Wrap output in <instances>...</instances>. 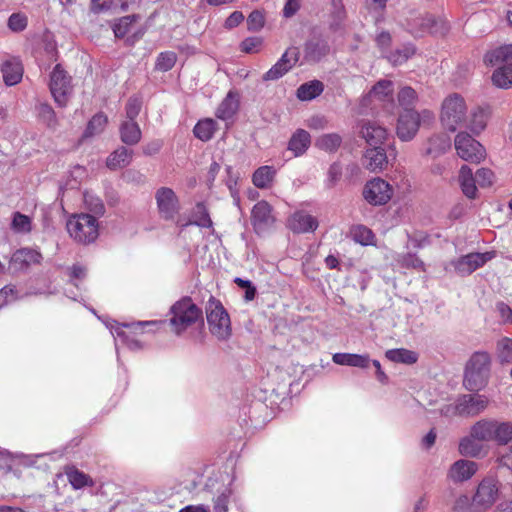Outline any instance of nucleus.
<instances>
[{"instance_id":"1","label":"nucleus","mask_w":512,"mask_h":512,"mask_svg":"<svg viewBox=\"0 0 512 512\" xmlns=\"http://www.w3.org/2000/svg\"><path fill=\"white\" fill-rule=\"evenodd\" d=\"M440 121L442 126L450 132L465 128L478 134L486 127L487 114L480 107L468 111L465 99L460 94L453 93L442 102Z\"/></svg>"},{"instance_id":"2","label":"nucleus","mask_w":512,"mask_h":512,"mask_svg":"<svg viewBox=\"0 0 512 512\" xmlns=\"http://www.w3.org/2000/svg\"><path fill=\"white\" fill-rule=\"evenodd\" d=\"M473 435L482 442L498 446L512 443V421L492 417L481 418L474 423Z\"/></svg>"},{"instance_id":"3","label":"nucleus","mask_w":512,"mask_h":512,"mask_svg":"<svg viewBox=\"0 0 512 512\" xmlns=\"http://www.w3.org/2000/svg\"><path fill=\"white\" fill-rule=\"evenodd\" d=\"M169 314V324L176 335H181L196 322L203 320L202 310L189 297L175 302Z\"/></svg>"},{"instance_id":"4","label":"nucleus","mask_w":512,"mask_h":512,"mask_svg":"<svg viewBox=\"0 0 512 512\" xmlns=\"http://www.w3.org/2000/svg\"><path fill=\"white\" fill-rule=\"evenodd\" d=\"M434 119V113L428 109L421 111L405 109L399 114L396 134L401 141H411L416 136L421 124H430Z\"/></svg>"},{"instance_id":"5","label":"nucleus","mask_w":512,"mask_h":512,"mask_svg":"<svg viewBox=\"0 0 512 512\" xmlns=\"http://www.w3.org/2000/svg\"><path fill=\"white\" fill-rule=\"evenodd\" d=\"M67 231L76 242L90 244L99 236L98 220L90 214H75L66 224Z\"/></svg>"},{"instance_id":"6","label":"nucleus","mask_w":512,"mask_h":512,"mask_svg":"<svg viewBox=\"0 0 512 512\" xmlns=\"http://www.w3.org/2000/svg\"><path fill=\"white\" fill-rule=\"evenodd\" d=\"M491 358L487 352L474 353L467 363L464 383L473 391L485 386L490 371Z\"/></svg>"},{"instance_id":"7","label":"nucleus","mask_w":512,"mask_h":512,"mask_svg":"<svg viewBox=\"0 0 512 512\" xmlns=\"http://www.w3.org/2000/svg\"><path fill=\"white\" fill-rule=\"evenodd\" d=\"M206 317L209 331L218 340L230 338L232 329L230 317L223 305L211 298L206 305Z\"/></svg>"},{"instance_id":"8","label":"nucleus","mask_w":512,"mask_h":512,"mask_svg":"<svg viewBox=\"0 0 512 512\" xmlns=\"http://www.w3.org/2000/svg\"><path fill=\"white\" fill-rule=\"evenodd\" d=\"M500 482L494 476L484 477L476 486L472 496L474 512H486L491 509L500 496Z\"/></svg>"},{"instance_id":"9","label":"nucleus","mask_w":512,"mask_h":512,"mask_svg":"<svg viewBox=\"0 0 512 512\" xmlns=\"http://www.w3.org/2000/svg\"><path fill=\"white\" fill-rule=\"evenodd\" d=\"M49 87L56 104L65 107L72 93V85L71 77L60 65H56L51 72Z\"/></svg>"},{"instance_id":"10","label":"nucleus","mask_w":512,"mask_h":512,"mask_svg":"<svg viewBox=\"0 0 512 512\" xmlns=\"http://www.w3.org/2000/svg\"><path fill=\"white\" fill-rule=\"evenodd\" d=\"M458 156L468 162L479 163L485 157V149L471 135L460 132L454 141Z\"/></svg>"},{"instance_id":"11","label":"nucleus","mask_w":512,"mask_h":512,"mask_svg":"<svg viewBox=\"0 0 512 512\" xmlns=\"http://www.w3.org/2000/svg\"><path fill=\"white\" fill-rule=\"evenodd\" d=\"M157 210L164 220H174L181 205L176 193L169 187H161L155 192Z\"/></svg>"},{"instance_id":"12","label":"nucleus","mask_w":512,"mask_h":512,"mask_svg":"<svg viewBox=\"0 0 512 512\" xmlns=\"http://www.w3.org/2000/svg\"><path fill=\"white\" fill-rule=\"evenodd\" d=\"M393 187L381 178L368 181L363 190L365 200L372 205H384L393 196Z\"/></svg>"},{"instance_id":"13","label":"nucleus","mask_w":512,"mask_h":512,"mask_svg":"<svg viewBox=\"0 0 512 512\" xmlns=\"http://www.w3.org/2000/svg\"><path fill=\"white\" fill-rule=\"evenodd\" d=\"M493 257V252L469 253L452 261L450 264L454 267L458 274L464 276L470 275L478 268L484 266Z\"/></svg>"},{"instance_id":"14","label":"nucleus","mask_w":512,"mask_h":512,"mask_svg":"<svg viewBox=\"0 0 512 512\" xmlns=\"http://www.w3.org/2000/svg\"><path fill=\"white\" fill-rule=\"evenodd\" d=\"M461 417H476L483 413L490 404L487 396L482 394H463L458 397Z\"/></svg>"},{"instance_id":"15","label":"nucleus","mask_w":512,"mask_h":512,"mask_svg":"<svg viewBox=\"0 0 512 512\" xmlns=\"http://www.w3.org/2000/svg\"><path fill=\"white\" fill-rule=\"evenodd\" d=\"M158 324L157 321H144V322H137L133 323L131 325L123 324V325H115L111 326V333L116 338L122 341L129 349L131 350H138L142 346L140 342L133 337L130 336V333H137L138 330H141L143 326L147 325H156Z\"/></svg>"},{"instance_id":"16","label":"nucleus","mask_w":512,"mask_h":512,"mask_svg":"<svg viewBox=\"0 0 512 512\" xmlns=\"http://www.w3.org/2000/svg\"><path fill=\"white\" fill-rule=\"evenodd\" d=\"M298 52L290 48L284 52L281 58L263 75L264 81L278 80L284 76L298 61Z\"/></svg>"},{"instance_id":"17","label":"nucleus","mask_w":512,"mask_h":512,"mask_svg":"<svg viewBox=\"0 0 512 512\" xmlns=\"http://www.w3.org/2000/svg\"><path fill=\"white\" fill-rule=\"evenodd\" d=\"M478 471V464L474 461L460 459L454 462L447 473L453 483H462L471 479Z\"/></svg>"},{"instance_id":"18","label":"nucleus","mask_w":512,"mask_h":512,"mask_svg":"<svg viewBox=\"0 0 512 512\" xmlns=\"http://www.w3.org/2000/svg\"><path fill=\"white\" fill-rule=\"evenodd\" d=\"M252 223L257 233H262L273 225L272 207L266 201H260L253 207Z\"/></svg>"},{"instance_id":"19","label":"nucleus","mask_w":512,"mask_h":512,"mask_svg":"<svg viewBox=\"0 0 512 512\" xmlns=\"http://www.w3.org/2000/svg\"><path fill=\"white\" fill-rule=\"evenodd\" d=\"M42 259V254L38 250L32 248H21L12 254L10 265L15 270H24L31 265L40 264Z\"/></svg>"},{"instance_id":"20","label":"nucleus","mask_w":512,"mask_h":512,"mask_svg":"<svg viewBox=\"0 0 512 512\" xmlns=\"http://www.w3.org/2000/svg\"><path fill=\"white\" fill-rule=\"evenodd\" d=\"M360 134L372 147L380 146L387 138V130L373 121H363Z\"/></svg>"},{"instance_id":"21","label":"nucleus","mask_w":512,"mask_h":512,"mask_svg":"<svg viewBox=\"0 0 512 512\" xmlns=\"http://www.w3.org/2000/svg\"><path fill=\"white\" fill-rule=\"evenodd\" d=\"M288 227L294 233H308L317 229L318 221L304 211H297L288 219Z\"/></svg>"},{"instance_id":"22","label":"nucleus","mask_w":512,"mask_h":512,"mask_svg":"<svg viewBox=\"0 0 512 512\" xmlns=\"http://www.w3.org/2000/svg\"><path fill=\"white\" fill-rule=\"evenodd\" d=\"M1 71L3 74V80L8 86L16 85L22 80L23 66L17 58L6 60L2 64Z\"/></svg>"},{"instance_id":"23","label":"nucleus","mask_w":512,"mask_h":512,"mask_svg":"<svg viewBox=\"0 0 512 512\" xmlns=\"http://www.w3.org/2000/svg\"><path fill=\"white\" fill-rule=\"evenodd\" d=\"M484 63L490 66L512 60V44H503L489 49L484 55Z\"/></svg>"},{"instance_id":"24","label":"nucleus","mask_w":512,"mask_h":512,"mask_svg":"<svg viewBox=\"0 0 512 512\" xmlns=\"http://www.w3.org/2000/svg\"><path fill=\"white\" fill-rule=\"evenodd\" d=\"M459 185L463 194L469 198L474 199L477 196L476 176H473L472 169L467 165H463L459 170L458 176Z\"/></svg>"},{"instance_id":"25","label":"nucleus","mask_w":512,"mask_h":512,"mask_svg":"<svg viewBox=\"0 0 512 512\" xmlns=\"http://www.w3.org/2000/svg\"><path fill=\"white\" fill-rule=\"evenodd\" d=\"M474 424L470 427L469 434L459 442V453L466 457H479L482 453V442L473 435Z\"/></svg>"},{"instance_id":"26","label":"nucleus","mask_w":512,"mask_h":512,"mask_svg":"<svg viewBox=\"0 0 512 512\" xmlns=\"http://www.w3.org/2000/svg\"><path fill=\"white\" fill-rule=\"evenodd\" d=\"M365 166L370 171H378L385 168L387 165V155L384 149L380 146H374L367 149L364 155Z\"/></svg>"},{"instance_id":"27","label":"nucleus","mask_w":512,"mask_h":512,"mask_svg":"<svg viewBox=\"0 0 512 512\" xmlns=\"http://www.w3.org/2000/svg\"><path fill=\"white\" fill-rule=\"evenodd\" d=\"M238 106L239 103L236 94L230 91L217 107L215 115L218 119L223 121L231 120L236 114Z\"/></svg>"},{"instance_id":"28","label":"nucleus","mask_w":512,"mask_h":512,"mask_svg":"<svg viewBox=\"0 0 512 512\" xmlns=\"http://www.w3.org/2000/svg\"><path fill=\"white\" fill-rule=\"evenodd\" d=\"M394 85L391 80H379L370 90L368 96L380 102H393Z\"/></svg>"},{"instance_id":"29","label":"nucleus","mask_w":512,"mask_h":512,"mask_svg":"<svg viewBox=\"0 0 512 512\" xmlns=\"http://www.w3.org/2000/svg\"><path fill=\"white\" fill-rule=\"evenodd\" d=\"M132 157L133 151L122 146L108 156L106 165L111 170L122 169L130 164Z\"/></svg>"},{"instance_id":"30","label":"nucleus","mask_w":512,"mask_h":512,"mask_svg":"<svg viewBox=\"0 0 512 512\" xmlns=\"http://www.w3.org/2000/svg\"><path fill=\"white\" fill-rule=\"evenodd\" d=\"M311 143L310 134L303 130L298 129L291 137L288 143V149L295 157H298L306 152Z\"/></svg>"},{"instance_id":"31","label":"nucleus","mask_w":512,"mask_h":512,"mask_svg":"<svg viewBox=\"0 0 512 512\" xmlns=\"http://www.w3.org/2000/svg\"><path fill=\"white\" fill-rule=\"evenodd\" d=\"M335 364L347 365L352 367L366 368L369 365L370 359L367 355L350 354V353H335L332 357Z\"/></svg>"},{"instance_id":"32","label":"nucleus","mask_w":512,"mask_h":512,"mask_svg":"<svg viewBox=\"0 0 512 512\" xmlns=\"http://www.w3.org/2000/svg\"><path fill=\"white\" fill-rule=\"evenodd\" d=\"M140 19L138 15H130L120 18L113 26L116 37H124L130 33L140 36L141 31L134 30L136 22Z\"/></svg>"},{"instance_id":"33","label":"nucleus","mask_w":512,"mask_h":512,"mask_svg":"<svg viewBox=\"0 0 512 512\" xmlns=\"http://www.w3.org/2000/svg\"><path fill=\"white\" fill-rule=\"evenodd\" d=\"M141 130L135 121L126 120L120 126V137L123 143L135 145L141 139Z\"/></svg>"},{"instance_id":"34","label":"nucleus","mask_w":512,"mask_h":512,"mask_svg":"<svg viewBox=\"0 0 512 512\" xmlns=\"http://www.w3.org/2000/svg\"><path fill=\"white\" fill-rule=\"evenodd\" d=\"M276 170L272 166L259 167L252 176L253 184L260 189H267L272 186Z\"/></svg>"},{"instance_id":"35","label":"nucleus","mask_w":512,"mask_h":512,"mask_svg":"<svg viewBox=\"0 0 512 512\" xmlns=\"http://www.w3.org/2000/svg\"><path fill=\"white\" fill-rule=\"evenodd\" d=\"M218 129L217 122L212 118L199 120L195 125L193 132L196 138L201 141H209Z\"/></svg>"},{"instance_id":"36","label":"nucleus","mask_w":512,"mask_h":512,"mask_svg":"<svg viewBox=\"0 0 512 512\" xmlns=\"http://www.w3.org/2000/svg\"><path fill=\"white\" fill-rule=\"evenodd\" d=\"M492 83L501 89L512 88V62L497 68L491 77Z\"/></svg>"},{"instance_id":"37","label":"nucleus","mask_w":512,"mask_h":512,"mask_svg":"<svg viewBox=\"0 0 512 512\" xmlns=\"http://www.w3.org/2000/svg\"><path fill=\"white\" fill-rule=\"evenodd\" d=\"M385 356L388 360L392 362L407 365L414 364L418 360V354L416 352L405 348L387 350Z\"/></svg>"},{"instance_id":"38","label":"nucleus","mask_w":512,"mask_h":512,"mask_svg":"<svg viewBox=\"0 0 512 512\" xmlns=\"http://www.w3.org/2000/svg\"><path fill=\"white\" fill-rule=\"evenodd\" d=\"M323 91V84L318 80L302 84L297 89V97L302 101L312 100Z\"/></svg>"},{"instance_id":"39","label":"nucleus","mask_w":512,"mask_h":512,"mask_svg":"<svg viewBox=\"0 0 512 512\" xmlns=\"http://www.w3.org/2000/svg\"><path fill=\"white\" fill-rule=\"evenodd\" d=\"M342 143V137L337 133H328L319 136L315 146L326 152H335Z\"/></svg>"},{"instance_id":"40","label":"nucleus","mask_w":512,"mask_h":512,"mask_svg":"<svg viewBox=\"0 0 512 512\" xmlns=\"http://www.w3.org/2000/svg\"><path fill=\"white\" fill-rule=\"evenodd\" d=\"M351 236L356 243L363 246L375 245V235L364 225H356L351 229Z\"/></svg>"},{"instance_id":"41","label":"nucleus","mask_w":512,"mask_h":512,"mask_svg":"<svg viewBox=\"0 0 512 512\" xmlns=\"http://www.w3.org/2000/svg\"><path fill=\"white\" fill-rule=\"evenodd\" d=\"M328 50V45L322 40H310L305 44V55L313 61L325 56Z\"/></svg>"},{"instance_id":"42","label":"nucleus","mask_w":512,"mask_h":512,"mask_svg":"<svg viewBox=\"0 0 512 512\" xmlns=\"http://www.w3.org/2000/svg\"><path fill=\"white\" fill-rule=\"evenodd\" d=\"M430 147L426 153L429 155L439 156L445 153L451 146L450 139L445 135H436L429 139Z\"/></svg>"},{"instance_id":"43","label":"nucleus","mask_w":512,"mask_h":512,"mask_svg":"<svg viewBox=\"0 0 512 512\" xmlns=\"http://www.w3.org/2000/svg\"><path fill=\"white\" fill-rule=\"evenodd\" d=\"M417 98L416 91L409 86L402 87L397 95L398 103L403 107V110L413 109L412 107L415 105Z\"/></svg>"},{"instance_id":"44","label":"nucleus","mask_w":512,"mask_h":512,"mask_svg":"<svg viewBox=\"0 0 512 512\" xmlns=\"http://www.w3.org/2000/svg\"><path fill=\"white\" fill-rule=\"evenodd\" d=\"M11 228L16 233L27 234L32 230L31 218L20 212H15L12 217Z\"/></svg>"},{"instance_id":"45","label":"nucleus","mask_w":512,"mask_h":512,"mask_svg":"<svg viewBox=\"0 0 512 512\" xmlns=\"http://www.w3.org/2000/svg\"><path fill=\"white\" fill-rule=\"evenodd\" d=\"M107 122H108V119L104 114H101V113L96 114L89 121L84 135L86 137H92V136L100 134L101 132L104 131V129L107 125Z\"/></svg>"},{"instance_id":"46","label":"nucleus","mask_w":512,"mask_h":512,"mask_svg":"<svg viewBox=\"0 0 512 512\" xmlns=\"http://www.w3.org/2000/svg\"><path fill=\"white\" fill-rule=\"evenodd\" d=\"M177 61V55L173 51L161 52L155 63V69L161 72L171 70Z\"/></svg>"},{"instance_id":"47","label":"nucleus","mask_w":512,"mask_h":512,"mask_svg":"<svg viewBox=\"0 0 512 512\" xmlns=\"http://www.w3.org/2000/svg\"><path fill=\"white\" fill-rule=\"evenodd\" d=\"M415 54V47L411 44L403 46L392 52L387 58L393 65H401Z\"/></svg>"},{"instance_id":"48","label":"nucleus","mask_w":512,"mask_h":512,"mask_svg":"<svg viewBox=\"0 0 512 512\" xmlns=\"http://www.w3.org/2000/svg\"><path fill=\"white\" fill-rule=\"evenodd\" d=\"M38 114L40 119L50 128L56 129L58 120L53 108L48 104H40L38 106Z\"/></svg>"},{"instance_id":"49","label":"nucleus","mask_w":512,"mask_h":512,"mask_svg":"<svg viewBox=\"0 0 512 512\" xmlns=\"http://www.w3.org/2000/svg\"><path fill=\"white\" fill-rule=\"evenodd\" d=\"M398 262L405 268L414 269L419 272L425 271L424 262L415 254L406 253L399 257Z\"/></svg>"},{"instance_id":"50","label":"nucleus","mask_w":512,"mask_h":512,"mask_svg":"<svg viewBox=\"0 0 512 512\" xmlns=\"http://www.w3.org/2000/svg\"><path fill=\"white\" fill-rule=\"evenodd\" d=\"M498 358L502 363H512V339L503 338L497 343Z\"/></svg>"},{"instance_id":"51","label":"nucleus","mask_w":512,"mask_h":512,"mask_svg":"<svg viewBox=\"0 0 512 512\" xmlns=\"http://www.w3.org/2000/svg\"><path fill=\"white\" fill-rule=\"evenodd\" d=\"M67 478L70 484L75 489H80L87 485H92V481L90 478L84 474L83 472H80L77 469H71L67 472Z\"/></svg>"},{"instance_id":"52","label":"nucleus","mask_w":512,"mask_h":512,"mask_svg":"<svg viewBox=\"0 0 512 512\" xmlns=\"http://www.w3.org/2000/svg\"><path fill=\"white\" fill-rule=\"evenodd\" d=\"M83 199L86 208L91 212L98 215H102L104 213V204L98 196L89 192H85Z\"/></svg>"},{"instance_id":"53","label":"nucleus","mask_w":512,"mask_h":512,"mask_svg":"<svg viewBox=\"0 0 512 512\" xmlns=\"http://www.w3.org/2000/svg\"><path fill=\"white\" fill-rule=\"evenodd\" d=\"M265 18L262 12L255 10L247 18V27L250 31H259L264 27Z\"/></svg>"},{"instance_id":"54","label":"nucleus","mask_w":512,"mask_h":512,"mask_svg":"<svg viewBox=\"0 0 512 512\" xmlns=\"http://www.w3.org/2000/svg\"><path fill=\"white\" fill-rule=\"evenodd\" d=\"M451 512H474L472 509V498L467 495L458 496L451 508Z\"/></svg>"},{"instance_id":"55","label":"nucleus","mask_w":512,"mask_h":512,"mask_svg":"<svg viewBox=\"0 0 512 512\" xmlns=\"http://www.w3.org/2000/svg\"><path fill=\"white\" fill-rule=\"evenodd\" d=\"M27 26V17L21 13H13L8 19V27L15 32L22 31Z\"/></svg>"},{"instance_id":"56","label":"nucleus","mask_w":512,"mask_h":512,"mask_svg":"<svg viewBox=\"0 0 512 512\" xmlns=\"http://www.w3.org/2000/svg\"><path fill=\"white\" fill-rule=\"evenodd\" d=\"M475 176L477 183L481 187H489L494 183L495 180L494 173L488 168L478 169Z\"/></svg>"},{"instance_id":"57","label":"nucleus","mask_w":512,"mask_h":512,"mask_svg":"<svg viewBox=\"0 0 512 512\" xmlns=\"http://www.w3.org/2000/svg\"><path fill=\"white\" fill-rule=\"evenodd\" d=\"M263 39L260 37H249L242 41L241 51L245 53H256L260 50Z\"/></svg>"},{"instance_id":"58","label":"nucleus","mask_w":512,"mask_h":512,"mask_svg":"<svg viewBox=\"0 0 512 512\" xmlns=\"http://www.w3.org/2000/svg\"><path fill=\"white\" fill-rule=\"evenodd\" d=\"M142 102L137 97H131L126 104L127 120L134 121L141 110Z\"/></svg>"},{"instance_id":"59","label":"nucleus","mask_w":512,"mask_h":512,"mask_svg":"<svg viewBox=\"0 0 512 512\" xmlns=\"http://www.w3.org/2000/svg\"><path fill=\"white\" fill-rule=\"evenodd\" d=\"M440 414L446 418L461 417V408L458 397L454 402L445 404L440 408Z\"/></svg>"},{"instance_id":"60","label":"nucleus","mask_w":512,"mask_h":512,"mask_svg":"<svg viewBox=\"0 0 512 512\" xmlns=\"http://www.w3.org/2000/svg\"><path fill=\"white\" fill-rule=\"evenodd\" d=\"M229 496V491L225 490L214 499V512L228 511Z\"/></svg>"},{"instance_id":"61","label":"nucleus","mask_w":512,"mask_h":512,"mask_svg":"<svg viewBox=\"0 0 512 512\" xmlns=\"http://www.w3.org/2000/svg\"><path fill=\"white\" fill-rule=\"evenodd\" d=\"M375 42L379 49L386 51L392 43V36L388 31H380L375 38Z\"/></svg>"},{"instance_id":"62","label":"nucleus","mask_w":512,"mask_h":512,"mask_svg":"<svg viewBox=\"0 0 512 512\" xmlns=\"http://www.w3.org/2000/svg\"><path fill=\"white\" fill-rule=\"evenodd\" d=\"M162 146H163V143L161 140H158V139L152 140L143 146V153L146 156L156 155L157 153H159Z\"/></svg>"},{"instance_id":"63","label":"nucleus","mask_w":512,"mask_h":512,"mask_svg":"<svg viewBox=\"0 0 512 512\" xmlns=\"http://www.w3.org/2000/svg\"><path fill=\"white\" fill-rule=\"evenodd\" d=\"M86 267L76 264L69 268V276L71 281L82 280L86 277Z\"/></svg>"},{"instance_id":"64","label":"nucleus","mask_w":512,"mask_h":512,"mask_svg":"<svg viewBox=\"0 0 512 512\" xmlns=\"http://www.w3.org/2000/svg\"><path fill=\"white\" fill-rule=\"evenodd\" d=\"M300 4L298 0H287L284 8H283V15L286 18H290L293 15L296 14V12L299 10Z\"/></svg>"}]
</instances>
